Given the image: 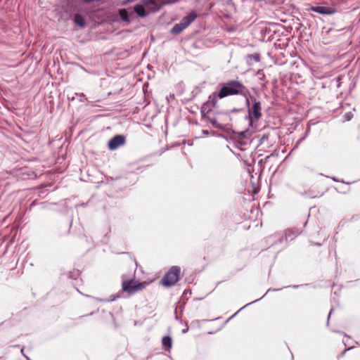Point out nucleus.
<instances>
[{"label":"nucleus","mask_w":360,"mask_h":360,"mask_svg":"<svg viewBox=\"0 0 360 360\" xmlns=\"http://www.w3.org/2000/svg\"><path fill=\"white\" fill-rule=\"evenodd\" d=\"M241 95L245 98L246 104L249 107L250 93L248 89L241 82L236 80H231L224 85L218 93L219 98H224L229 96Z\"/></svg>","instance_id":"nucleus-1"},{"label":"nucleus","mask_w":360,"mask_h":360,"mask_svg":"<svg viewBox=\"0 0 360 360\" xmlns=\"http://www.w3.org/2000/svg\"><path fill=\"white\" fill-rule=\"evenodd\" d=\"M148 282H139L135 279H125L122 276V289L124 292H127L129 295H131L140 290L144 289L148 285Z\"/></svg>","instance_id":"nucleus-2"},{"label":"nucleus","mask_w":360,"mask_h":360,"mask_svg":"<svg viewBox=\"0 0 360 360\" xmlns=\"http://www.w3.org/2000/svg\"><path fill=\"white\" fill-rule=\"evenodd\" d=\"M181 269L177 266H172L162 279V284L165 287L174 285L179 279Z\"/></svg>","instance_id":"nucleus-3"},{"label":"nucleus","mask_w":360,"mask_h":360,"mask_svg":"<svg viewBox=\"0 0 360 360\" xmlns=\"http://www.w3.org/2000/svg\"><path fill=\"white\" fill-rule=\"evenodd\" d=\"M262 117V107L259 101L254 99L253 105L251 108H248V120L250 124L252 126L253 120H258Z\"/></svg>","instance_id":"nucleus-4"},{"label":"nucleus","mask_w":360,"mask_h":360,"mask_svg":"<svg viewBox=\"0 0 360 360\" xmlns=\"http://www.w3.org/2000/svg\"><path fill=\"white\" fill-rule=\"evenodd\" d=\"M218 98H219L218 96V94L217 93H212L211 95H210L208 100L204 103L202 106V112L205 111L209 112L213 108H216L217 106Z\"/></svg>","instance_id":"nucleus-5"},{"label":"nucleus","mask_w":360,"mask_h":360,"mask_svg":"<svg viewBox=\"0 0 360 360\" xmlns=\"http://www.w3.org/2000/svg\"><path fill=\"white\" fill-rule=\"evenodd\" d=\"M125 139L123 136L117 135L111 139L108 142V148L111 150L117 149L120 146L124 145Z\"/></svg>","instance_id":"nucleus-6"},{"label":"nucleus","mask_w":360,"mask_h":360,"mask_svg":"<svg viewBox=\"0 0 360 360\" xmlns=\"http://www.w3.org/2000/svg\"><path fill=\"white\" fill-rule=\"evenodd\" d=\"M179 0H146V4H153L156 9H159V8L163 5L170 4L177 2Z\"/></svg>","instance_id":"nucleus-7"},{"label":"nucleus","mask_w":360,"mask_h":360,"mask_svg":"<svg viewBox=\"0 0 360 360\" xmlns=\"http://www.w3.org/2000/svg\"><path fill=\"white\" fill-rule=\"evenodd\" d=\"M197 16L198 15L195 11H191L188 15L184 17L180 22L186 28L195 20Z\"/></svg>","instance_id":"nucleus-8"},{"label":"nucleus","mask_w":360,"mask_h":360,"mask_svg":"<svg viewBox=\"0 0 360 360\" xmlns=\"http://www.w3.org/2000/svg\"><path fill=\"white\" fill-rule=\"evenodd\" d=\"M197 16L198 15L195 11H191L188 15L184 17L180 22L186 28L195 20Z\"/></svg>","instance_id":"nucleus-9"},{"label":"nucleus","mask_w":360,"mask_h":360,"mask_svg":"<svg viewBox=\"0 0 360 360\" xmlns=\"http://www.w3.org/2000/svg\"><path fill=\"white\" fill-rule=\"evenodd\" d=\"M311 10L321 14H331L333 13L332 8L326 6H314L311 8Z\"/></svg>","instance_id":"nucleus-10"},{"label":"nucleus","mask_w":360,"mask_h":360,"mask_svg":"<svg viewBox=\"0 0 360 360\" xmlns=\"http://www.w3.org/2000/svg\"><path fill=\"white\" fill-rule=\"evenodd\" d=\"M162 344L167 350H169L172 345V338L169 336H165L162 340Z\"/></svg>","instance_id":"nucleus-11"},{"label":"nucleus","mask_w":360,"mask_h":360,"mask_svg":"<svg viewBox=\"0 0 360 360\" xmlns=\"http://www.w3.org/2000/svg\"><path fill=\"white\" fill-rule=\"evenodd\" d=\"M185 28V26L183 25L180 22L176 24L172 29L171 32L174 34H179Z\"/></svg>","instance_id":"nucleus-12"},{"label":"nucleus","mask_w":360,"mask_h":360,"mask_svg":"<svg viewBox=\"0 0 360 360\" xmlns=\"http://www.w3.org/2000/svg\"><path fill=\"white\" fill-rule=\"evenodd\" d=\"M74 21L77 25H78L80 27H84L85 25V20L83 18V16H82L79 14H76L75 15Z\"/></svg>","instance_id":"nucleus-13"},{"label":"nucleus","mask_w":360,"mask_h":360,"mask_svg":"<svg viewBox=\"0 0 360 360\" xmlns=\"http://www.w3.org/2000/svg\"><path fill=\"white\" fill-rule=\"evenodd\" d=\"M134 11L140 17H144L146 15L144 7L142 5L138 4L135 6Z\"/></svg>","instance_id":"nucleus-14"},{"label":"nucleus","mask_w":360,"mask_h":360,"mask_svg":"<svg viewBox=\"0 0 360 360\" xmlns=\"http://www.w3.org/2000/svg\"><path fill=\"white\" fill-rule=\"evenodd\" d=\"M119 14H120L121 18L124 21H127V22L129 21V15H128V13L126 9H124V8L120 9L119 11Z\"/></svg>","instance_id":"nucleus-15"},{"label":"nucleus","mask_w":360,"mask_h":360,"mask_svg":"<svg viewBox=\"0 0 360 360\" xmlns=\"http://www.w3.org/2000/svg\"><path fill=\"white\" fill-rule=\"evenodd\" d=\"M211 123L212 124L213 126H214L216 127H218V125H217V123L216 120H212Z\"/></svg>","instance_id":"nucleus-16"}]
</instances>
